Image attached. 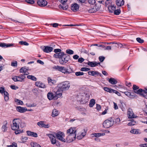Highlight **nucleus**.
Segmentation results:
<instances>
[{"instance_id":"f257e3e1","label":"nucleus","mask_w":147,"mask_h":147,"mask_svg":"<svg viewBox=\"0 0 147 147\" xmlns=\"http://www.w3.org/2000/svg\"><path fill=\"white\" fill-rule=\"evenodd\" d=\"M62 95L61 93L59 92L58 91H57L56 92H54V94L51 92H49L47 94V96L48 99L50 100H51L53 99L56 100L58 98H60Z\"/></svg>"},{"instance_id":"f03ea898","label":"nucleus","mask_w":147,"mask_h":147,"mask_svg":"<svg viewBox=\"0 0 147 147\" xmlns=\"http://www.w3.org/2000/svg\"><path fill=\"white\" fill-rule=\"evenodd\" d=\"M58 86L59 88L57 91L61 92L68 90L70 87L69 83L68 81H65L59 84Z\"/></svg>"},{"instance_id":"7ed1b4c3","label":"nucleus","mask_w":147,"mask_h":147,"mask_svg":"<svg viewBox=\"0 0 147 147\" xmlns=\"http://www.w3.org/2000/svg\"><path fill=\"white\" fill-rule=\"evenodd\" d=\"M13 124L11 126V129L13 130H16L19 128L20 124L21 123V120L16 119H14L13 121Z\"/></svg>"},{"instance_id":"20e7f679","label":"nucleus","mask_w":147,"mask_h":147,"mask_svg":"<svg viewBox=\"0 0 147 147\" xmlns=\"http://www.w3.org/2000/svg\"><path fill=\"white\" fill-rule=\"evenodd\" d=\"M114 123L113 120H106L103 123V126L105 128H108L112 126Z\"/></svg>"},{"instance_id":"39448f33","label":"nucleus","mask_w":147,"mask_h":147,"mask_svg":"<svg viewBox=\"0 0 147 147\" xmlns=\"http://www.w3.org/2000/svg\"><path fill=\"white\" fill-rule=\"evenodd\" d=\"M53 68L56 70L61 71L62 73L64 74H69L71 73V72H69L68 71V69H66L64 67H61L57 65L54 66Z\"/></svg>"},{"instance_id":"423d86ee","label":"nucleus","mask_w":147,"mask_h":147,"mask_svg":"<svg viewBox=\"0 0 147 147\" xmlns=\"http://www.w3.org/2000/svg\"><path fill=\"white\" fill-rule=\"evenodd\" d=\"M54 134L56 136V138L58 140L63 142H65V140L64 138L65 135L63 133L59 131L57 133H54Z\"/></svg>"},{"instance_id":"0eeeda50","label":"nucleus","mask_w":147,"mask_h":147,"mask_svg":"<svg viewBox=\"0 0 147 147\" xmlns=\"http://www.w3.org/2000/svg\"><path fill=\"white\" fill-rule=\"evenodd\" d=\"M69 56L66 54H65V55L62 58L59 60V62L61 64L63 65L69 61Z\"/></svg>"},{"instance_id":"6e6552de","label":"nucleus","mask_w":147,"mask_h":147,"mask_svg":"<svg viewBox=\"0 0 147 147\" xmlns=\"http://www.w3.org/2000/svg\"><path fill=\"white\" fill-rule=\"evenodd\" d=\"M26 78V77L24 75L21 74L19 76H15L12 78L13 80L15 82L20 81L22 82Z\"/></svg>"},{"instance_id":"1a4fd4ad","label":"nucleus","mask_w":147,"mask_h":147,"mask_svg":"<svg viewBox=\"0 0 147 147\" xmlns=\"http://www.w3.org/2000/svg\"><path fill=\"white\" fill-rule=\"evenodd\" d=\"M100 4L98 3H96L93 8L89 10V12L91 13L95 12L100 9Z\"/></svg>"},{"instance_id":"9d476101","label":"nucleus","mask_w":147,"mask_h":147,"mask_svg":"<svg viewBox=\"0 0 147 147\" xmlns=\"http://www.w3.org/2000/svg\"><path fill=\"white\" fill-rule=\"evenodd\" d=\"M76 134L68 135L67 138V140L68 142H71L74 140L76 138Z\"/></svg>"},{"instance_id":"9b49d317","label":"nucleus","mask_w":147,"mask_h":147,"mask_svg":"<svg viewBox=\"0 0 147 147\" xmlns=\"http://www.w3.org/2000/svg\"><path fill=\"white\" fill-rule=\"evenodd\" d=\"M60 2L61 4L60 5L61 7L63 9V10H66L68 8L67 5L66 4V2H67V0H58Z\"/></svg>"},{"instance_id":"f8f14e48","label":"nucleus","mask_w":147,"mask_h":147,"mask_svg":"<svg viewBox=\"0 0 147 147\" xmlns=\"http://www.w3.org/2000/svg\"><path fill=\"white\" fill-rule=\"evenodd\" d=\"M46 135L49 138L52 144H54L56 143V138L54 135L51 134H47Z\"/></svg>"},{"instance_id":"ddd939ff","label":"nucleus","mask_w":147,"mask_h":147,"mask_svg":"<svg viewBox=\"0 0 147 147\" xmlns=\"http://www.w3.org/2000/svg\"><path fill=\"white\" fill-rule=\"evenodd\" d=\"M28 68H26V67H22L19 70V71L20 73H23V75H27L29 74L28 72Z\"/></svg>"},{"instance_id":"4468645a","label":"nucleus","mask_w":147,"mask_h":147,"mask_svg":"<svg viewBox=\"0 0 147 147\" xmlns=\"http://www.w3.org/2000/svg\"><path fill=\"white\" fill-rule=\"evenodd\" d=\"M79 5L76 3L72 4L71 6V10L74 12L77 11L79 10Z\"/></svg>"},{"instance_id":"2eb2a0df","label":"nucleus","mask_w":147,"mask_h":147,"mask_svg":"<svg viewBox=\"0 0 147 147\" xmlns=\"http://www.w3.org/2000/svg\"><path fill=\"white\" fill-rule=\"evenodd\" d=\"M47 1L46 0H42L40 1L37 2L38 5L41 7H43L46 6L47 4Z\"/></svg>"},{"instance_id":"dca6fc26","label":"nucleus","mask_w":147,"mask_h":147,"mask_svg":"<svg viewBox=\"0 0 147 147\" xmlns=\"http://www.w3.org/2000/svg\"><path fill=\"white\" fill-rule=\"evenodd\" d=\"M127 114L128 115V117L129 118H136L135 116L134 115V113L131 108H129L127 112Z\"/></svg>"},{"instance_id":"f3484780","label":"nucleus","mask_w":147,"mask_h":147,"mask_svg":"<svg viewBox=\"0 0 147 147\" xmlns=\"http://www.w3.org/2000/svg\"><path fill=\"white\" fill-rule=\"evenodd\" d=\"M76 130L75 127H71L67 130V133L68 135L76 134Z\"/></svg>"},{"instance_id":"a211bd4d","label":"nucleus","mask_w":147,"mask_h":147,"mask_svg":"<svg viewBox=\"0 0 147 147\" xmlns=\"http://www.w3.org/2000/svg\"><path fill=\"white\" fill-rule=\"evenodd\" d=\"M65 53L63 52H60L58 53H56L53 56L54 57L56 58H60L61 59L64 55Z\"/></svg>"},{"instance_id":"6ab92c4d","label":"nucleus","mask_w":147,"mask_h":147,"mask_svg":"<svg viewBox=\"0 0 147 147\" xmlns=\"http://www.w3.org/2000/svg\"><path fill=\"white\" fill-rule=\"evenodd\" d=\"M100 64V63H97L96 61L90 62L89 61L87 63V64L91 67H95Z\"/></svg>"},{"instance_id":"aec40b11","label":"nucleus","mask_w":147,"mask_h":147,"mask_svg":"<svg viewBox=\"0 0 147 147\" xmlns=\"http://www.w3.org/2000/svg\"><path fill=\"white\" fill-rule=\"evenodd\" d=\"M35 85L38 87H39L42 88H46V86L44 84L40 82H35Z\"/></svg>"},{"instance_id":"412c9836","label":"nucleus","mask_w":147,"mask_h":147,"mask_svg":"<svg viewBox=\"0 0 147 147\" xmlns=\"http://www.w3.org/2000/svg\"><path fill=\"white\" fill-rule=\"evenodd\" d=\"M7 122L6 121H5L3 122V124L2 125L1 129L3 131L5 132L7 130Z\"/></svg>"},{"instance_id":"4be33fe9","label":"nucleus","mask_w":147,"mask_h":147,"mask_svg":"<svg viewBox=\"0 0 147 147\" xmlns=\"http://www.w3.org/2000/svg\"><path fill=\"white\" fill-rule=\"evenodd\" d=\"M53 48L49 46H45V49H43L44 52L48 53L51 52L52 51Z\"/></svg>"},{"instance_id":"5701e85b","label":"nucleus","mask_w":147,"mask_h":147,"mask_svg":"<svg viewBox=\"0 0 147 147\" xmlns=\"http://www.w3.org/2000/svg\"><path fill=\"white\" fill-rule=\"evenodd\" d=\"M88 73L89 75L92 76H94L96 75L97 76L99 75L100 76H101V74L100 73H99L97 71H88Z\"/></svg>"},{"instance_id":"b1692460","label":"nucleus","mask_w":147,"mask_h":147,"mask_svg":"<svg viewBox=\"0 0 147 147\" xmlns=\"http://www.w3.org/2000/svg\"><path fill=\"white\" fill-rule=\"evenodd\" d=\"M37 125L41 127H44L46 128H48L49 127V125H46L42 121L38 122L37 123Z\"/></svg>"},{"instance_id":"393cba45","label":"nucleus","mask_w":147,"mask_h":147,"mask_svg":"<svg viewBox=\"0 0 147 147\" xmlns=\"http://www.w3.org/2000/svg\"><path fill=\"white\" fill-rule=\"evenodd\" d=\"M17 110L20 113H22L25 112L27 110V109L20 106L16 108Z\"/></svg>"},{"instance_id":"a878e982","label":"nucleus","mask_w":147,"mask_h":147,"mask_svg":"<svg viewBox=\"0 0 147 147\" xmlns=\"http://www.w3.org/2000/svg\"><path fill=\"white\" fill-rule=\"evenodd\" d=\"M26 133L28 136L35 137H37L38 136V135L36 133L31 132L29 131H27Z\"/></svg>"},{"instance_id":"bb28decb","label":"nucleus","mask_w":147,"mask_h":147,"mask_svg":"<svg viewBox=\"0 0 147 147\" xmlns=\"http://www.w3.org/2000/svg\"><path fill=\"white\" fill-rule=\"evenodd\" d=\"M116 3L118 6H121L124 5V2L123 0H116Z\"/></svg>"},{"instance_id":"cd10ccee","label":"nucleus","mask_w":147,"mask_h":147,"mask_svg":"<svg viewBox=\"0 0 147 147\" xmlns=\"http://www.w3.org/2000/svg\"><path fill=\"white\" fill-rule=\"evenodd\" d=\"M13 44H6L4 43H0V47H6L12 46L13 45Z\"/></svg>"},{"instance_id":"c85d7f7f","label":"nucleus","mask_w":147,"mask_h":147,"mask_svg":"<svg viewBox=\"0 0 147 147\" xmlns=\"http://www.w3.org/2000/svg\"><path fill=\"white\" fill-rule=\"evenodd\" d=\"M105 135V134L104 133H96L92 134H91L92 136V137H99L102 136H104Z\"/></svg>"},{"instance_id":"c756f323","label":"nucleus","mask_w":147,"mask_h":147,"mask_svg":"<svg viewBox=\"0 0 147 147\" xmlns=\"http://www.w3.org/2000/svg\"><path fill=\"white\" fill-rule=\"evenodd\" d=\"M130 132L135 134H140L141 132L138 129H133L130 131Z\"/></svg>"},{"instance_id":"7c9ffc66","label":"nucleus","mask_w":147,"mask_h":147,"mask_svg":"<svg viewBox=\"0 0 147 147\" xmlns=\"http://www.w3.org/2000/svg\"><path fill=\"white\" fill-rule=\"evenodd\" d=\"M115 9V7L113 5H110L108 7V9L109 12H113Z\"/></svg>"},{"instance_id":"2f4dec72","label":"nucleus","mask_w":147,"mask_h":147,"mask_svg":"<svg viewBox=\"0 0 147 147\" xmlns=\"http://www.w3.org/2000/svg\"><path fill=\"white\" fill-rule=\"evenodd\" d=\"M48 83L51 85H52L55 84L56 81L54 80H52L50 78H48Z\"/></svg>"},{"instance_id":"473e14b6","label":"nucleus","mask_w":147,"mask_h":147,"mask_svg":"<svg viewBox=\"0 0 147 147\" xmlns=\"http://www.w3.org/2000/svg\"><path fill=\"white\" fill-rule=\"evenodd\" d=\"M59 114L58 111L56 109H54L52 112V116L55 117L57 116Z\"/></svg>"},{"instance_id":"72a5a7b5","label":"nucleus","mask_w":147,"mask_h":147,"mask_svg":"<svg viewBox=\"0 0 147 147\" xmlns=\"http://www.w3.org/2000/svg\"><path fill=\"white\" fill-rule=\"evenodd\" d=\"M109 81L112 84H117V81L115 79L113 78H111L109 79Z\"/></svg>"},{"instance_id":"f704fd0d","label":"nucleus","mask_w":147,"mask_h":147,"mask_svg":"<svg viewBox=\"0 0 147 147\" xmlns=\"http://www.w3.org/2000/svg\"><path fill=\"white\" fill-rule=\"evenodd\" d=\"M123 93H124L127 96L131 98H134L135 96L131 94V93L128 92H123Z\"/></svg>"},{"instance_id":"c9c22d12","label":"nucleus","mask_w":147,"mask_h":147,"mask_svg":"<svg viewBox=\"0 0 147 147\" xmlns=\"http://www.w3.org/2000/svg\"><path fill=\"white\" fill-rule=\"evenodd\" d=\"M143 90L142 89H138L137 90L134 91V92L138 94H140L141 95L144 96V94H142V93Z\"/></svg>"},{"instance_id":"e433bc0d","label":"nucleus","mask_w":147,"mask_h":147,"mask_svg":"<svg viewBox=\"0 0 147 147\" xmlns=\"http://www.w3.org/2000/svg\"><path fill=\"white\" fill-rule=\"evenodd\" d=\"M27 78L28 79H31L33 81H36V78L32 75H28L27 76Z\"/></svg>"},{"instance_id":"4c0bfd02","label":"nucleus","mask_w":147,"mask_h":147,"mask_svg":"<svg viewBox=\"0 0 147 147\" xmlns=\"http://www.w3.org/2000/svg\"><path fill=\"white\" fill-rule=\"evenodd\" d=\"M30 144L32 147H41L40 145L34 142H31Z\"/></svg>"},{"instance_id":"58836bf2","label":"nucleus","mask_w":147,"mask_h":147,"mask_svg":"<svg viewBox=\"0 0 147 147\" xmlns=\"http://www.w3.org/2000/svg\"><path fill=\"white\" fill-rule=\"evenodd\" d=\"M95 103V100L94 99H91L89 105L90 107H92Z\"/></svg>"},{"instance_id":"ea45409f","label":"nucleus","mask_w":147,"mask_h":147,"mask_svg":"<svg viewBox=\"0 0 147 147\" xmlns=\"http://www.w3.org/2000/svg\"><path fill=\"white\" fill-rule=\"evenodd\" d=\"M136 123L134 120H132L130 122L127 124V125L129 126H132L135 125Z\"/></svg>"},{"instance_id":"a19ab883","label":"nucleus","mask_w":147,"mask_h":147,"mask_svg":"<svg viewBox=\"0 0 147 147\" xmlns=\"http://www.w3.org/2000/svg\"><path fill=\"white\" fill-rule=\"evenodd\" d=\"M15 102H17V104L18 105H22L23 104V101L20 100L16 99L15 100Z\"/></svg>"},{"instance_id":"79ce46f5","label":"nucleus","mask_w":147,"mask_h":147,"mask_svg":"<svg viewBox=\"0 0 147 147\" xmlns=\"http://www.w3.org/2000/svg\"><path fill=\"white\" fill-rule=\"evenodd\" d=\"M66 53L68 54L72 55L74 53V52L71 50L68 49L66 51Z\"/></svg>"},{"instance_id":"37998d69","label":"nucleus","mask_w":147,"mask_h":147,"mask_svg":"<svg viewBox=\"0 0 147 147\" xmlns=\"http://www.w3.org/2000/svg\"><path fill=\"white\" fill-rule=\"evenodd\" d=\"M21 139L22 141V142L23 143H24L26 142V140H27L28 138L26 137L22 136V137L21 138Z\"/></svg>"},{"instance_id":"c03bdc74","label":"nucleus","mask_w":147,"mask_h":147,"mask_svg":"<svg viewBox=\"0 0 147 147\" xmlns=\"http://www.w3.org/2000/svg\"><path fill=\"white\" fill-rule=\"evenodd\" d=\"M12 21L15 22H18L20 23H24V22L21 21L19 19H18V20H17L14 19H11Z\"/></svg>"},{"instance_id":"a18cd8bd","label":"nucleus","mask_w":147,"mask_h":147,"mask_svg":"<svg viewBox=\"0 0 147 147\" xmlns=\"http://www.w3.org/2000/svg\"><path fill=\"white\" fill-rule=\"evenodd\" d=\"M19 43L21 45L26 46H28L29 45L28 43L25 41H20L19 42Z\"/></svg>"},{"instance_id":"49530a36","label":"nucleus","mask_w":147,"mask_h":147,"mask_svg":"<svg viewBox=\"0 0 147 147\" xmlns=\"http://www.w3.org/2000/svg\"><path fill=\"white\" fill-rule=\"evenodd\" d=\"M90 69L87 67H82L81 69V71H88L90 70Z\"/></svg>"},{"instance_id":"de8ad7c7","label":"nucleus","mask_w":147,"mask_h":147,"mask_svg":"<svg viewBox=\"0 0 147 147\" xmlns=\"http://www.w3.org/2000/svg\"><path fill=\"white\" fill-rule=\"evenodd\" d=\"M84 74L83 72L80 71L77 72L75 73V75L77 76L83 75Z\"/></svg>"},{"instance_id":"09e8293b","label":"nucleus","mask_w":147,"mask_h":147,"mask_svg":"<svg viewBox=\"0 0 147 147\" xmlns=\"http://www.w3.org/2000/svg\"><path fill=\"white\" fill-rule=\"evenodd\" d=\"M137 41L139 42L142 43L144 42V40L140 38H137L136 39Z\"/></svg>"},{"instance_id":"8fccbe9b","label":"nucleus","mask_w":147,"mask_h":147,"mask_svg":"<svg viewBox=\"0 0 147 147\" xmlns=\"http://www.w3.org/2000/svg\"><path fill=\"white\" fill-rule=\"evenodd\" d=\"M82 26V25L80 24H74V25H73V24L65 25H63V26Z\"/></svg>"},{"instance_id":"3c124183","label":"nucleus","mask_w":147,"mask_h":147,"mask_svg":"<svg viewBox=\"0 0 147 147\" xmlns=\"http://www.w3.org/2000/svg\"><path fill=\"white\" fill-rule=\"evenodd\" d=\"M120 119L119 118H116L115 119V123L119 125L120 124Z\"/></svg>"},{"instance_id":"603ef678","label":"nucleus","mask_w":147,"mask_h":147,"mask_svg":"<svg viewBox=\"0 0 147 147\" xmlns=\"http://www.w3.org/2000/svg\"><path fill=\"white\" fill-rule=\"evenodd\" d=\"M26 2L27 3L31 4H33L34 3V1L33 0H25Z\"/></svg>"},{"instance_id":"864d4df0","label":"nucleus","mask_w":147,"mask_h":147,"mask_svg":"<svg viewBox=\"0 0 147 147\" xmlns=\"http://www.w3.org/2000/svg\"><path fill=\"white\" fill-rule=\"evenodd\" d=\"M139 88V87L135 85H134L133 87V89L134 91L137 90Z\"/></svg>"},{"instance_id":"5fc2aeb1","label":"nucleus","mask_w":147,"mask_h":147,"mask_svg":"<svg viewBox=\"0 0 147 147\" xmlns=\"http://www.w3.org/2000/svg\"><path fill=\"white\" fill-rule=\"evenodd\" d=\"M88 3L90 4H94L95 3L96 1L95 0H88Z\"/></svg>"},{"instance_id":"6e6d98bb","label":"nucleus","mask_w":147,"mask_h":147,"mask_svg":"<svg viewBox=\"0 0 147 147\" xmlns=\"http://www.w3.org/2000/svg\"><path fill=\"white\" fill-rule=\"evenodd\" d=\"M11 65L13 67H16L17 66V62L16 61L15 62H12L11 63Z\"/></svg>"},{"instance_id":"4d7b16f0","label":"nucleus","mask_w":147,"mask_h":147,"mask_svg":"<svg viewBox=\"0 0 147 147\" xmlns=\"http://www.w3.org/2000/svg\"><path fill=\"white\" fill-rule=\"evenodd\" d=\"M105 59V57L103 56H100L99 57V59L100 62H102Z\"/></svg>"},{"instance_id":"13d9d810","label":"nucleus","mask_w":147,"mask_h":147,"mask_svg":"<svg viewBox=\"0 0 147 147\" xmlns=\"http://www.w3.org/2000/svg\"><path fill=\"white\" fill-rule=\"evenodd\" d=\"M115 14L118 15H119L120 13V10L119 9L115 10L113 11Z\"/></svg>"},{"instance_id":"bf43d9fd","label":"nucleus","mask_w":147,"mask_h":147,"mask_svg":"<svg viewBox=\"0 0 147 147\" xmlns=\"http://www.w3.org/2000/svg\"><path fill=\"white\" fill-rule=\"evenodd\" d=\"M20 126L22 128H23V127H25L26 126V124L25 123L23 122H22V121L21 120V123L20 124Z\"/></svg>"},{"instance_id":"052dcab7","label":"nucleus","mask_w":147,"mask_h":147,"mask_svg":"<svg viewBox=\"0 0 147 147\" xmlns=\"http://www.w3.org/2000/svg\"><path fill=\"white\" fill-rule=\"evenodd\" d=\"M51 25H52L53 27L56 28L59 25V24L56 23L51 24H50Z\"/></svg>"},{"instance_id":"680f3d73","label":"nucleus","mask_w":147,"mask_h":147,"mask_svg":"<svg viewBox=\"0 0 147 147\" xmlns=\"http://www.w3.org/2000/svg\"><path fill=\"white\" fill-rule=\"evenodd\" d=\"M23 132V130H19L15 131V133L16 134H18Z\"/></svg>"},{"instance_id":"e2e57ef3","label":"nucleus","mask_w":147,"mask_h":147,"mask_svg":"<svg viewBox=\"0 0 147 147\" xmlns=\"http://www.w3.org/2000/svg\"><path fill=\"white\" fill-rule=\"evenodd\" d=\"M84 58H83L81 57L80 58H79L78 60V61L80 63H82L84 61Z\"/></svg>"},{"instance_id":"0e129e2a","label":"nucleus","mask_w":147,"mask_h":147,"mask_svg":"<svg viewBox=\"0 0 147 147\" xmlns=\"http://www.w3.org/2000/svg\"><path fill=\"white\" fill-rule=\"evenodd\" d=\"M61 50L60 49H55L54 50V52L56 53H58L61 52Z\"/></svg>"},{"instance_id":"69168bd1","label":"nucleus","mask_w":147,"mask_h":147,"mask_svg":"<svg viewBox=\"0 0 147 147\" xmlns=\"http://www.w3.org/2000/svg\"><path fill=\"white\" fill-rule=\"evenodd\" d=\"M111 2V0H107L105 2V6H107L108 5V4H109Z\"/></svg>"},{"instance_id":"338daca9","label":"nucleus","mask_w":147,"mask_h":147,"mask_svg":"<svg viewBox=\"0 0 147 147\" xmlns=\"http://www.w3.org/2000/svg\"><path fill=\"white\" fill-rule=\"evenodd\" d=\"M5 92L4 88L3 87H0V92L3 93Z\"/></svg>"},{"instance_id":"774afa93","label":"nucleus","mask_w":147,"mask_h":147,"mask_svg":"<svg viewBox=\"0 0 147 147\" xmlns=\"http://www.w3.org/2000/svg\"><path fill=\"white\" fill-rule=\"evenodd\" d=\"M140 147H147V143L141 144L140 145Z\"/></svg>"}]
</instances>
